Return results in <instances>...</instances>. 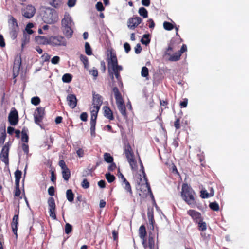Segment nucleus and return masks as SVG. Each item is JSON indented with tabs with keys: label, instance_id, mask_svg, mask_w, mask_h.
I'll return each mask as SVG.
<instances>
[{
	"label": "nucleus",
	"instance_id": "nucleus-40",
	"mask_svg": "<svg viewBox=\"0 0 249 249\" xmlns=\"http://www.w3.org/2000/svg\"><path fill=\"white\" fill-rule=\"evenodd\" d=\"M85 52L88 55L92 54V50L90 48V45L88 42H86L85 44Z\"/></svg>",
	"mask_w": 249,
	"mask_h": 249
},
{
	"label": "nucleus",
	"instance_id": "nucleus-56",
	"mask_svg": "<svg viewBox=\"0 0 249 249\" xmlns=\"http://www.w3.org/2000/svg\"><path fill=\"white\" fill-rule=\"evenodd\" d=\"M22 148L23 151L26 154H28L29 153V147L28 144L26 143H23L22 144Z\"/></svg>",
	"mask_w": 249,
	"mask_h": 249
},
{
	"label": "nucleus",
	"instance_id": "nucleus-57",
	"mask_svg": "<svg viewBox=\"0 0 249 249\" xmlns=\"http://www.w3.org/2000/svg\"><path fill=\"white\" fill-rule=\"evenodd\" d=\"M76 2V0H68L67 5L69 7L71 8L75 5Z\"/></svg>",
	"mask_w": 249,
	"mask_h": 249
},
{
	"label": "nucleus",
	"instance_id": "nucleus-35",
	"mask_svg": "<svg viewBox=\"0 0 249 249\" xmlns=\"http://www.w3.org/2000/svg\"><path fill=\"white\" fill-rule=\"evenodd\" d=\"M181 55V54L179 52L178 53H176L175 54L171 55L169 59L171 61H178L180 59Z\"/></svg>",
	"mask_w": 249,
	"mask_h": 249
},
{
	"label": "nucleus",
	"instance_id": "nucleus-47",
	"mask_svg": "<svg viewBox=\"0 0 249 249\" xmlns=\"http://www.w3.org/2000/svg\"><path fill=\"white\" fill-rule=\"evenodd\" d=\"M31 102L33 105L37 106L40 103V100L38 97H34L31 99Z\"/></svg>",
	"mask_w": 249,
	"mask_h": 249
},
{
	"label": "nucleus",
	"instance_id": "nucleus-58",
	"mask_svg": "<svg viewBox=\"0 0 249 249\" xmlns=\"http://www.w3.org/2000/svg\"><path fill=\"white\" fill-rule=\"evenodd\" d=\"M0 46L2 48L5 46V40L2 35H0Z\"/></svg>",
	"mask_w": 249,
	"mask_h": 249
},
{
	"label": "nucleus",
	"instance_id": "nucleus-61",
	"mask_svg": "<svg viewBox=\"0 0 249 249\" xmlns=\"http://www.w3.org/2000/svg\"><path fill=\"white\" fill-rule=\"evenodd\" d=\"M19 186L16 185V189H15V196H19L20 195V191L19 188Z\"/></svg>",
	"mask_w": 249,
	"mask_h": 249
},
{
	"label": "nucleus",
	"instance_id": "nucleus-50",
	"mask_svg": "<svg viewBox=\"0 0 249 249\" xmlns=\"http://www.w3.org/2000/svg\"><path fill=\"white\" fill-rule=\"evenodd\" d=\"M72 230V226L69 223H67L65 227V231L66 234H69Z\"/></svg>",
	"mask_w": 249,
	"mask_h": 249
},
{
	"label": "nucleus",
	"instance_id": "nucleus-5",
	"mask_svg": "<svg viewBox=\"0 0 249 249\" xmlns=\"http://www.w3.org/2000/svg\"><path fill=\"white\" fill-rule=\"evenodd\" d=\"M113 92L116 100L117 107L122 115L125 118L127 117L126 107L122 96L117 87L113 88Z\"/></svg>",
	"mask_w": 249,
	"mask_h": 249
},
{
	"label": "nucleus",
	"instance_id": "nucleus-41",
	"mask_svg": "<svg viewBox=\"0 0 249 249\" xmlns=\"http://www.w3.org/2000/svg\"><path fill=\"white\" fill-rule=\"evenodd\" d=\"M209 207L212 210L215 211H217L219 209V205L216 202L210 203Z\"/></svg>",
	"mask_w": 249,
	"mask_h": 249
},
{
	"label": "nucleus",
	"instance_id": "nucleus-12",
	"mask_svg": "<svg viewBox=\"0 0 249 249\" xmlns=\"http://www.w3.org/2000/svg\"><path fill=\"white\" fill-rule=\"evenodd\" d=\"M50 216L54 220L56 219L55 214V203L53 197H50L48 200Z\"/></svg>",
	"mask_w": 249,
	"mask_h": 249
},
{
	"label": "nucleus",
	"instance_id": "nucleus-14",
	"mask_svg": "<svg viewBox=\"0 0 249 249\" xmlns=\"http://www.w3.org/2000/svg\"><path fill=\"white\" fill-rule=\"evenodd\" d=\"M36 12L35 8L30 5H28L22 10V15L26 18H30L33 17Z\"/></svg>",
	"mask_w": 249,
	"mask_h": 249
},
{
	"label": "nucleus",
	"instance_id": "nucleus-21",
	"mask_svg": "<svg viewBox=\"0 0 249 249\" xmlns=\"http://www.w3.org/2000/svg\"><path fill=\"white\" fill-rule=\"evenodd\" d=\"M36 40L39 44L50 45V36L47 37L44 36H37L36 37Z\"/></svg>",
	"mask_w": 249,
	"mask_h": 249
},
{
	"label": "nucleus",
	"instance_id": "nucleus-26",
	"mask_svg": "<svg viewBox=\"0 0 249 249\" xmlns=\"http://www.w3.org/2000/svg\"><path fill=\"white\" fill-rule=\"evenodd\" d=\"M100 108L91 107H90L91 120L90 122H96L98 112Z\"/></svg>",
	"mask_w": 249,
	"mask_h": 249
},
{
	"label": "nucleus",
	"instance_id": "nucleus-30",
	"mask_svg": "<svg viewBox=\"0 0 249 249\" xmlns=\"http://www.w3.org/2000/svg\"><path fill=\"white\" fill-rule=\"evenodd\" d=\"M80 60L82 62L83 64H84V68L88 70L89 65L88 58H87V57L84 55H80Z\"/></svg>",
	"mask_w": 249,
	"mask_h": 249
},
{
	"label": "nucleus",
	"instance_id": "nucleus-59",
	"mask_svg": "<svg viewBox=\"0 0 249 249\" xmlns=\"http://www.w3.org/2000/svg\"><path fill=\"white\" fill-rule=\"evenodd\" d=\"M142 51V48L140 44H138L135 47V52L136 53L138 54L140 53Z\"/></svg>",
	"mask_w": 249,
	"mask_h": 249
},
{
	"label": "nucleus",
	"instance_id": "nucleus-25",
	"mask_svg": "<svg viewBox=\"0 0 249 249\" xmlns=\"http://www.w3.org/2000/svg\"><path fill=\"white\" fill-rule=\"evenodd\" d=\"M139 235L140 238L142 240V244L144 245L146 231L144 225H141L139 229Z\"/></svg>",
	"mask_w": 249,
	"mask_h": 249
},
{
	"label": "nucleus",
	"instance_id": "nucleus-36",
	"mask_svg": "<svg viewBox=\"0 0 249 249\" xmlns=\"http://www.w3.org/2000/svg\"><path fill=\"white\" fill-rule=\"evenodd\" d=\"M149 36V34H144L141 39L142 43L146 45L148 44L150 41Z\"/></svg>",
	"mask_w": 249,
	"mask_h": 249
},
{
	"label": "nucleus",
	"instance_id": "nucleus-44",
	"mask_svg": "<svg viewBox=\"0 0 249 249\" xmlns=\"http://www.w3.org/2000/svg\"><path fill=\"white\" fill-rule=\"evenodd\" d=\"M6 136L5 130L2 131L0 134V145L3 144Z\"/></svg>",
	"mask_w": 249,
	"mask_h": 249
},
{
	"label": "nucleus",
	"instance_id": "nucleus-37",
	"mask_svg": "<svg viewBox=\"0 0 249 249\" xmlns=\"http://www.w3.org/2000/svg\"><path fill=\"white\" fill-rule=\"evenodd\" d=\"M139 14L143 18H146L148 16V12L145 8L141 7L139 9Z\"/></svg>",
	"mask_w": 249,
	"mask_h": 249
},
{
	"label": "nucleus",
	"instance_id": "nucleus-34",
	"mask_svg": "<svg viewBox=\"0 0 249 249\" xmlns=\"http://www.w3.org/2000/svg\"><path fill=\"white\" fill-rule=\"evenodd\" d=\"M104 160L107 163H112L113 161V157L108 153H105L104 154Z\"/></svg>",
	"mask_w": 249,
	"mask_h": 249
},
{
	"label": "nucleus",
	"instance_id": "nucleus-10",
	"mask_svg": "<svg viewBox=\"0 0 249 249\" xmlns=\"http://www.w3.org/2000/svg\"><path fill=\"white\" fill-rule=\"evenodd\" d=\"M45 115L44 108L42 107H37L34 113V120L36 124L41 126L40 123Z\"/></svg>",
	"mask_w": 249,
	"mask_h": 249
},
{
	"label": "nucleus",
	"instance_id": "nucleus-39",
	"mask_svg": "<svg viewBox=\"0 0 249 249\" xmlns=\"http://www.w3.org/2000/svg\"><path fill=\"white\" fill-rule=\"evenodd\" d=\"M149 74L148 69L146 67H143L141 71V76L143 77H146L148 79V76Z\"/></svg>",
	"mask_w": 249,
	"mask_h": 249
},
{
	"label": "nucleus",
	"instance_id": "nucleus-53",
	"mask_svg": "<svg viewBox=\"0 0 249 249\" xmlns=\"http://www.w3.org/2000/svg\"><path fill=\"white\" fill-rule=\"evenodd\" d=\"M21 140L22 142L25 143H27L28 141V136L27 134L23 131L22 132Z\"/></svg>",
	"mask_w": 249,
	"mask_h": 249
},
{
	"label": "nucleus",
	"instance_id": "nucleus-60",
	"mask_svg": "<svg viewBox=\"0 0 249 249\" xmlns=\"http://www.w3.org/2000/svg\"><path fill=\"white\" fill-rule=\"evenodd\" d=\"M48 194L51 196H53L54 195V188L53 186H51L49 188L48 190Z\"/></svg>",
	"mask_w": 249,
	"mask_h": 249
},
{
	"label": "nucleus",
	"instance_id": "nucleus-51",
	"mask_svg": "<svg viewBox=\"0 0 249 249\" xmlns=\"http://www.w3.org/2000/svg\"><path fill=\"white\" fill-rule=\"evenodd\" d=\"M60 57L58 56L53 57L51 59V63L53 64H57L60 61Z\"/></svg>",
	"mask_w": 249,
	"mask_h": 249
},
{
	"label": "nucleus",
	"instance_id": "nucleus-42",
	"mask_svg": "<svg viewBox=\"0 0 249 249\" xmlns=\"http://www.w3.org/2000/svg\"><path fill=\"white\" fill-rule=\"evenodd\" d=\"M95 125L96 122H90V134L91 136H95Z\"/></svg>",
	"mask_w": 249,
	"mask_h": 249
},
{
	"label": "nucleus",
	"instance_id": "nucleus-24",
	"mask_svg": "<svg viewBox=\"0 0 249 249\" xmlns=\"http://www.w3.org/2000/svg\"><path fill=\"white\" fill-rule=\"evenodd\" d=\"M122 186L124 189L125 192L129 194L130 196H132L133 192L131 189V185L127 180L124 181L121 183Z\"/></svg>",
	"mask_w": 249,
	"mask_h": 249
},
{
	"label": "nucleus",
	"instance_id": "nucleus-16",
	"mask_svg": "<svg viewBox=\"0 0 249 249\" xmlns=\"http://www.w3.org/2000/svg\"><path fill=\"white\" fill-rule=\"evenodd\" d=\"M67 101L68 105L71 108H74L77 105V98L75 95L73 94H69L67 96Z\"/></svg>",
	"mask_w": 249,
	"mask_h": 249
},
{
	"label": "nucleus",
	"instance_id": "nucleus-2",
	"mask_svg": "<svg viewBox=\"0 0 249 249\" xmlns=\"http://www.w3.org/2000/svg\"><path fill=\"white\" fill-rule=\"evenodd\" d=\"M42 18L44 22L53 24L58 21V13L53 9L45 8L41 13Z\"/></svg>",
	"mask_w": 249,
	"mask_h": 249
},
{
	"label": "nucleus",
	"instance_id": "nucleus-48",
	"mask_svg": "<svg viewBox=\"0 0 249 249\" xmlns=\"http://www.w3.org/2000/svg\"><path fill=\"white\" fill-rule=\"evenodd\" d=\"M61 3V0H52L50 4L54 7H58Z\"/></svg>",
	"mask_w": 249,
	"mask_h": 249
},
{
	"label": "nucleus",
	"instance_id": "nucleus-9",
	"mask_svg": "<svg viewBox=\"0 0 249 249\" xmlns=\"http://www.w3.org/2000/svg\"><path fill=\"white\" fill-rule=\"evenodd\" d=\"M67 41L66 39L61 36H50V45L52 46H66Z\"/></svg>",
	"mask_w": 249,
	"mask_h": 249
},
{
	"label": "nucleus",
	"instance_id": "nucleus-18",
	"mask_svg": "<svg viewBox=\"0 0 249 249\" xmlns=\"http://www.w3.org/2000/svg\"><path fill=\"white\" fill-rule=\"evenodd\" d=\"M21 63L20 58H18L15 60L13 67V75L14 77H16L18 75Z\"/></svg>",
	"mask_w": 249,
	"mask_h": 249
},
{
	"label": "nucleus",
	"instance_id": "nucleus-27",
	"mask_svg": "<svg viewBox=\"0 0 249 249\" xmlns=\"http://www.w3.org/2000/svg\"><path fill=\"white\" fill-rule=\"evenodd\" d=\"M104 116L110 120H112L114 119L112 112L111 110L107 106L103 108Z\"/></svg>",
	"mask_w": 249,
	"mask_h": 249
},
{
	"label": "nucleus",
	"instance_id": "nucleus-22",
	"mask_svg": "<svg viewBox=\"0 0 249 249\" xmlns=\"http://www.w3.org/2000/svg\"><path fill=\"white\" fill-rule=\"evenodd\" d=\"M102 104L101 97L98 94H94L93 96L92 107L100 108V106Z\"/></svg>",
	"mask_w": 249,
	"mask_h": 249
},
{
	"label": "nucleus",
	"instance_id": "nucleus-52",
	"mask_svg": "<svg viewBox=\"0 0 249 249\" xmlns=\"http://www.w3.org/2000/svg\"><path fill=\"white\" fill-rule=\"evenodd\" d=\"M81 186L83 188L85 189L88 188L89 186V183L87 180V179H84L82 181L81 183Z\"/></svg>",
	"mask_w": 249,
	"mask_h": 249
},
{
	"label": "nucleus",
	"instance_id": "nucleus-4",
	"mask_svg": "<svg viewBox=\"0 0 249 249\" xmlns=\"http://www.w3.org/2000/svg\"><path fill=\"white\" fill-rule=\"evenodd\" d=\"M8 25L9 36L12 40H15L19 33V28L17 20L12 16L8 17Z\"/></svg>",
	"mask_w": 249,
	"mask_h": 249
},
{
	"label": "nucleus",
	"instance_id": "nucleus-11",
	"mask_svg": "<svg viewBox=\"0 0 249 249\" xmlns=\"http://www.w3.org/2000/svg\"><path fill=\"white\" fill-rule=\"evenodd\" d=\"M10 145L11 143L9 142H7L2 148L0 153L1 160L6 165L8 164L9 162L8 153Z\"/></svg>",
	"mask_w": 249,
	"mask_h": 249
},
{
	"label": "nucleus",
	"instance_id": "nucleus-54",
	"mask_svg": "<svg viewBox=\"0 0 249 249\" xmlns=\"http://www.w3.org/2000/svg\"><path fill=\"white\" fill-rule=\"evenodd\" d=\"M200 193H201L200 196L202 198H208L209 197V193H207L206 190H201Z\"/></svg>",
	"mask_w": 249,
	"mask_h": 249
},
{
	"label": "nucleus",
	"instance_id": "nucleus-49",
	"mask_svg": "<svg viewBox=\"0 0 249 249\" xmlns=\"http://www.w3.org/2000/svg\"><path fill=\"white\" fill-rule=\"evenodd\" d=\"M89 72L90 75H92L94 77V79H96L98 76V71L95 68H93L91 70H89Z\"/></svg>",
	"mask_w": 249,
	"mask_h": 249
},
{
	"label": "nucleus",
	"instance_id": "nucleus-6",
	"mask_svg": "<svg viewBox=\"0 0 249 249\" xmlns=\"http://www.w3.org/2000/svg\"><path fill=\"white\" fill-rule=\"evenodd\" d=\"M107 60L108 71L112 79H113V73L111 72V69L121 66L118 65L117 56L114 51L112 50H108L107 52Z\"/></svg>",
	"mask_w": 249,
	"mask_h": 249
},
{
	"label": "nucleus",
	"instance_id": "nucleus-23",
	"mask_svg": "<svg viewBox=\"0 0 249 249\" xmlns=\"http://www.w3.org/2000/svg\"><path fill=\"white\" fill-rule=\"evenodd\" d=\"M123 70V68L122 66L117 67V68H113L111 69V72L113 73V75L114 74L115 77L118 81L119 83L122 85V83L121 82V78L120 75V71H121ZM114 77V75H113Z\"/></svg>",
	"mask_w": 249,
	"mask_h": 249
},
{
	"label": "nucleus",
	"instance_id": "nucleus-33",
	"mask_svg": "<svg viewBox=\"0 0 249 249\" xmlns=\"http://www.w3.org/2000/svg\"><path fill=\"white\" fill-rule=\"evenodd\" d=\"M72 76L71 74L66 73L63 75L62 80L63 82L69 83L71 81Z\"/></svg>",
	"mask_w": 249,
	"mask_h": 249
},
{
	"label": "nucleus",
	"instance_id": "nucleus-38",
	"mask_svg": "<svg viewBox=\"0 0 249 249\" xmlns=\"http://www.w3.org/2000/svg\"><path fill=\"white\" fill-rule=\"evenodd\" d=\"M199 229L200 231H204L206 230L207 225L205 222H203L201 219L198 222Z\"/></svg>",
	"mask_w": 249,
	"mask_h": 249
},
{
	"label": "nucleus",
	"instance_id": "nucleus-64",
	"mask_svg": "<svg viewBox=\"0 0 249 249\" xmlns=\"http://www.w3.org/2000/svg\"><path fill=\"white\" fill-rule=\"evenodd\" d=\"M77 155L80 157H82L84 156V150L82 149H78L76 151Z\"/></svg>",
	"mask_w": 249,
	"mask_h": 249
},
{
	"label": "nucleus",
	"instance_id": "nucleus-19",
	"mask_svg": "<svg viewBox=\"0 0 249 249\" xmlns=\"http://www.w3.org/2000/svg\"><path fill=\"white\" fill-rule=\"evenodd\" d=\"M143 246L145 249H156L154 237L151 236L150 234L147 244L145 240V243L144 245H143Z\"/></svg>",
	"mask_w": 249,
	"mask_h": 249
},
{
	"label": "nucleus",
	"instance_id": "nucleus-17",
	"mask_svg": "<svg viewBox=\"0 0 249 249\" xmlns=\"http://www.w3.org/2000/svg\"><path fill=\"white\" fill-rule=\"evenodd\" d=\"M18 215L15 214L13 217L12 222L11 223V228L14 234L15 235L16 237L17 238V229L18 225Z\"/></svg>",
	"mask_w": 249,
	"mask_h": 249
},
{
	"label": "nucleus",
	"instance_id": "nucleus-46",
	"mask_svg": "<svg viewBox=\"0 0 249 249\" xmlns=\"http://www.w3.org/2000/svg\"><path fill=\"white\" fill-rule=\"evenodd\" d=\"M163 27L165 30L168 31L171 30L172 29H173V25L171 23L168 22H164L163 23Z\"/></svg>",
	"mask_w": 249,
	"mask_h": 249
},
{
	"label": "nucleus",
	"instance_id": "nucleus-32",
	"mask_svg": "<svg viewBox=\"0 0 249 249\" xmlns=\"http://www.w3.org/2000/svg\"><path fill=\"white\" fill-rule=\"evenodd\" d=\"M22 173L19 170H17L15 172V184L18 185H19V181L21 178Z\"/></svg>",
	"mask_w": 249,
	"mask_h": 249
},
{
	"label": "nucleus",
	"instance_id": "nucleus-8",
	"mask_svg": "<svg viewBox=\"0 0 249 249\" xmlns=\"http://www.w3.org/2000/svg\"><path fill=\"white\" fill-rule=\"evenodd\" d=\"M124 154L132 170L135 171H136L137 170V162L135 159L132 148L129 144H127L125 146Z\"/></svg>",
	"mask_w": 249,
	"mask_h": 249
},
{
	"label": "nucleus",
	"instance_id": "nucleus-1",
	"mask_svg": "<svg viewBox=\"0 0 249 249\" xmlns=\"http://www.w3.org/2000/svg\"><path fill=\"white\" fill-rule=\"evenodd\" d=\"M75 23L71 15L68 12H65L61 20V29L64 35L70 38L72 37Z\"/></svg>",
	"mask_w": 249,
	"mask_h": 249
},
{
	"label": "nucleus",
	"instance_id": "nucleus-43",
	"mask_svg": "<svg viewBox=\"0 0 249 249\" xmlns=\"http://www.w3.org/2000/svg\"><path fill=\"white\" fill-rule=\"evenodd\" d=\"M33 26H34V25L32 23H29L27 25L26 28H25V31L27 32V33L28 34L31 35L32 34H33V31L32 30V28L33 27Z\"/></svg>",
	"mask_w": 249,
	"mask_h": 249
},
{
	"label": "nucleus",
	"instance_id": "nucleus-45",
	"mask_svg": "<svg viewBox=\"0 0 249 249\" xmlns=\"http://www.w3.org/2000/svg\"><path fill=\"white\" fill-rule=\"evenodd\" d=\"M106 178L109 183L112 182L115 178V177L110 173H107L106 174Z\"/></svg>",
	"mask_w": 249,
	"mask_h": 249
},
{
	"label": "nucleus",
	"instance_id": "nucleus-3",
	"mask_svg": "<svg viewBox=\"0 0 249 249\" xmlns=\"http://www.w3.org/2000/svg\"><path fill=\"white\" fill-rule=\"evenodd\" d=\"M194 192L188 184L184 183L182 186L181 196L182 199L189 205L195 204Z\"/></svg>",
	"mask_w": 249,
	"mask_h": 249
},
{
	"label": "nucleus",
	"instance_id": "nucleus-13",
	"mask_svg": "<svg viewBox=\"0 0 249 249\" xmlns=\"http://www.w3.org/2000/svg\"><path fill=\"white\" fill-rule=\"evenodd\" d=\"M142 22V19L138 17L130 18L127 22V26L130 29H134Z\"/></svg>",
	"mask_w": 249,
	"mask_h": 249
},
{
	"label": "nucleus",
	"instance_id": "nucleus-7",
	"mask_svg": "<svg viewBox=\"0 0 249 249\" xmlns=\"http://www.w3.org/2000/svg\"><path fill=\"white\" fill-rule=\"evenodd\" d=\"M140 163L141 164L142 172L143 175V178H141L140 182L139 183L140 186L139 189L141 190V191H143L144 195H147V194H150L151 197L153 198V195L151 192L150 185L148 183L145 174L144 172L143 166L140 160Z\"/></svg>",
	"mask_w": 249,
	"mask_h": 249
},
{
	"label": "nucleus",
	"instance_id": "nucleus-31",
	"mask_svg": "<svg viewBox=\"0 0 249 249\" xmlns=\"http://www.w3.org/2000/svg\"><path fill=\"white\" fill-rule=\"evenodd\" d=\"M66 197L67 200L70 202H72L73 201L74 194L71 189H68L67 190Z\"/></svg>",
	"mask_w": 249,
	"mask_h": 249
},
{
	"label": "nucleus",
	"instance_id": "nucleus-63",
	"mask_svg": "<svg viewBox=\"0 0 249 249\" xmlns=\"http://www.w3.org/2000/svg\"><path fill=\"white\" fill-rule=\"evenodd\" d=\"M88 115L86 112H83L80 115V119L83 121H86L87 120Z\"/></svg>",
	"mask_w": 249,
	"mask_h": 249
},
{
	"label": "nucleus",
	"instance_id": "nucleus-62",
	"mask_svg": "<svg viewBox=\"0 0 249 249\" xmlns=\"http://www.w3.org/2000/svg\"><path fill=\"white\" fill-rule=\"evenodd\" d=\"M41 58L44 61H47L50 59V56L47 53H44L42 55Z\"/></svg>",
	"mask_w": 249,
	"mask_h": 249
},
{
	"label": "nucleus",
	"instance_id": "nucleus-55",
	"mask_svg": "<svg viewBox=\"0 0 249 249\" xmlns=\"http://www.w3.org/2000/svg\"><path fill=\"white\" fill-rule=\"evenodd\" d=\"M96 9L99 11H102L104 10V7L103 5V4L101 2H98L96 4Z\"/></svg>",
	"mask_w": 249,
	"mask_h": 249
},
{
	"label": "nucleus",
	"instance_id": "nucleus-15",
	"mask_svg": "<svg viewBox=\"0 0 249 249\" xmlns=\"http://www.w3.org/2000/svg\"><path fill=\"white\" fill-rule=\"evenodd\" d=\"M8 120L12 125H16L18 122V115L16 110H12L8 116Z\"/></svg>",
	"mask_w": 249,
	"mask_h": 249
},
{
	"label": "nucleus",
	"instance_id": "nucleus-28",
	"mask_svg": "<svg viewBox=\"0 0 249 249\" xmlns=\"http://www.w3.org/2000/svg\"><path fill=\"white\" fill-rule=\"evenodd\" d=\"M147 216L148 220L149 222V224L152 226V228H154V214H153V210H148L147 213Z\"/></svg>",
	"mask_w": 249,
	"mask_h": 249
},
{
	"label": "nucleus",
	"instance_id": "nucleus-20",
	"mask_svg": "<svg viewBox=\"0 0 249 249\" xmlns=\"http://www.w3.org/2000/svg\"><path fill=\"white\" fill-rule=\"evenodd\" d=\"M187 213L196 222H197L201 219V214L199 212L195 210H190L187 212Z\"/></svg>",
	"mask_w": 249,
	"mask_h": 249
},
{
	"label": "nucleus",
	"instance_id": "nucleus-29",
	"mask_svg": "<svg viewBox=\"0 0 249 249\" xmlns=\"http://www.w3.org/2000/svg\"><path fill=\"white\" fill-rule=\"evenodd\" d=\"M63 178L64 180L67 181L70 177V171L68 168L62 170Z\"/></svg>",
	"mask_w": 249,
	"mask_h": 249
}]
</instances>
